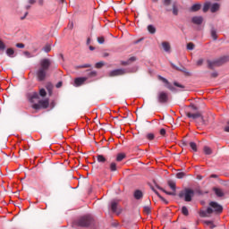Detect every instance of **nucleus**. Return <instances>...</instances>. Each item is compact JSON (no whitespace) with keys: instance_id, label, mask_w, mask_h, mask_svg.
<instances>
[{"instance_id":"nucleus-1","label":"nucleus","mask_w":229,"mask_h":229,"mask_svg":"<svg viewBox=\"0 0 229 229\" xmlns=\"http://www.w3.org/2000/svg\"><path fill=\"white\" fill-rule=\"evenodd\" d=\"M51 59L44 58L39 61V67L36 72L38 81H44L47 78V71L51 67Z\"/></svg>"},{"instance_id":"nucleus-2","label":"nucleus","mask_w":229,"mask_h":229,"mask_svg":"<svg viewBox=\"0 0 229 229\" xmlns=\"http://www.w3.org/2000/svg\"><path fill=\"white\" fill-rule=\"evenodd\" d=\"M211 214L219 216L223 214V206L216 201H210L207 210H201L199 212L200 217H210Z\"/></svg>"},{"instance_id":"nucleus-3","label":"nucleus","mask_w":229,"mask_h":229,"mask_svg":"<svg viewBox=\"0 0 229 229\" xmlns=\"http://www.w3.org/2000/svg\"><path fill=\"white\" fill-rule=\"evenodd\" d=\"M226 62H229V55H225L217 60H208V68L213 70L216 69V67H220L223 64H226Z\"/></svg>"},{"instance_id":"nucleus-4","label":"nucleus","mask_w":229,"mask_h":229,"mask_svg":"<svg viewBox=\"0 0 229 229\" xmlns=\"http://www.w3.org/2000/svg\"><path fill=\"white\" fill-rule=\"evenodd\" d=\"M179 198H184V201H192V198H194V191L192 189H185L184 191H180Z\"/></svg>"},{"instance_id":"nucleus-5","label":"nucleus","mask_w":229,"mask_h":229,"mask_svg":"<svg viewBox=\"0 0 229 229\" xmlns=\"http://www.w3.org/2000/svg\"><path fill=\"white\" fill-rule=\"evenodd\" d=\"M168 187L172 189L173 191H167L164 188L157 186V189L159 191H162V192H165V194H167L168 196H175L176 195V182L174 181H168Z\"/></svg>"},{"instance_id":"nucleus-6","label":"nucleus","mask_w":229,"mask_h":229,"mask_svg":"<svg viewBox=\"0 0 229 229\" xmlns=\"http://www.w3.org/2000/svg\"><path fill=\"white\" fill-rule=\"evenodd\" d=\"M92 221H93V219L90 216V215H87V216L81 217L79 219V221L77 222V225H78V226L87 227V226H90V225H92Z\"/></svg>"},{"instance_id":"nucleus-7","label":"nucleus","mask_w":229,"mask_h":229,"mask_svg":"<svg viewBox=\"0 0 229 229\" xmlns=\"http://www.w3.org/2000/svg\"><path fill=\"white\" fill-rule=\"evenodd\" d=\"M157 99L159 105H165L169 103V93L165 91H159L157 93Z\"/></svg>"},{"instance_id":"nucleus-8","label":"nucleus","mask_w":229,"mask_h":229,"mask_svg":"<svg viewBox=\"0 0 229 229\" xmlns=\"http://www.w3.org/2000/svg\"><path fill=\"white\" fill-rule=\"evenodd\" d=\"M49 99L46 98L44 100H38V104L32 105L34 110H40V108H48Z\"/></svg>"},{"instance_id":"nucleus-9","label":"nucleus","mask_w":229,"mask_h":229,"mask_svg":"<svg viewBox=\"0 0 229 229\" xmlns=\"http://www.w3.org/2000/svg\"><path fill=\"white\" fill-rule=\"evenodd\" d=\"M126 69H116V70H113L109 72V76L110 78H114L115 76H124V74H126Z\"/></svg>"},{"instance_id":"nucleus-10","label":"nucleus","mask_w":229,"mask_h":229,"mask_svg":"<svg viewBox=\"0 0 229 229\" xmlns=\"http://www.w3.org/2000/svg\"><path fill=\"white\" fill-rule=\"evenodd\" d=\"M157 78L158 80H160V81L165 83L166 89H168V90H171V92H176V89L173 87V85L171 84V82H169V81H167V79L162 77L161 75H158Z\"/></svg>"},{"instance_id":"nucleus-11","label":"nucleus","mask_w":229,"mask_h":229,"mask_svg":"<svg viewBox=\"0 0 229 229\" xmlns=\"http://www.w3.org/2000/svg\"><path fill=\"white\" fill-rule=\"evenodd\" d=\"M28 98L30 103H37V101L38 103L40 101V95L38 92L30 93Z\"/></svg>"},{"instance_id":"nucleus-12","label":"nucleus","mask_w":229,"mask_h":229,"mask_svg":"<svg viewBox=\"0 0 229 229\" xmlns=\"http://www.w3.org/2000/svg\"><path fill=\"white\" fill-rule=\"evenodd\" d=\"M87 80V77H79L74 80V83L76 87H81V85H83V83H85Z\"/></svg>"},{"instance_id":"nucleus-13","label":"nucleus","mask_w":229,"mask_h":229,"mask_svg":"<svg viewBox=\"0 0 229 229\" xmlns=\"http://www.w3.org/2000/svg\"><path fill=\"white\" fill-rule=\"evenodd\" d=\"M186 115L190 119H199V117H201V113L200 112H197V113L187 112Z\"/></svg>"},{"instance_id":"nucleus-14","label":"nucleus","mask_w":229,"mask_h":229,"mask_svg":"<svg viewBox=\"0 0 229 229\" xmlns=\"http://www.w3.org/2000/svg\"><path fill=\"white\" fill-rule=\"evenodd\" d=\"M191 22H193V24H197L198 26H199L200 24H203V17L195 16L191 19Z\"/></svg>"},{"instance_id":"nucleus-15","label":"nucleus","mask_w":229,"mask_h":229,"mask_svg":"<svg viewBox=\"0 0 229 229\" xmlns=\"http://www.w3.org/2000/svg\"><path fill=\"white\" fill-rule=\"evenodd\" d=\"M213 191H214L216 196H217V198H223V196H225V192L220 188L215 187V188H213Z\"/></svg>"},{"instance_id":"nucleus-16","label":"nucleus","mask_w":229,"mask_h":229,"mask_svg":"<svg viewBox=\"0 0 229 229\" xmlns=\"http://www.w3.org/2000/svg\"><path fill=\"white\" fill-rule=\"evenodd\" d=\"M171 65L173 69H175V71H181V72H184V74H189V72H187V69L185 67L182 66V68H180L173 63L171 64Z\"/></svg>"},{"instance_id":"nucleus-17","label":"nucleus","mask_w":229,"mask_h":229,"mask_svg":"<svg viewBox=\"0 0 229 229\" xmlns=\"http://www.w3.org/2000/svg\"><path fill=\"white\" fill-rule=\"evenodd\" d=\"M162 47L165 53H169V51H171V44L167 41L162 42Z\"/></svg>"},{"instance_id":"nucleus-18","label":"nucleus","mask_w":229,"mask_h":229,"mask_svg":"<svg viewBox=\"0 0 229 229\" xmlns=\"http://www.w3.org/2000/svg\"><path fill=\"white\" fill-rule=\"evenodd\" d=\"M220 7H221V5L219 4L215 3L211 5L210 11L212 13H216V12H218Z\"/></svg>"},{"instance_id":"nucleus-19","label":"nucleus","mask_w":229,"mask_h":229,"mask_svg":"<svg viewBox=\"0 0 229 229\" xmlns=\"http://www.w3.org/2000/svg\"><path fill=\"white\" fill-rule=\"evenodd\" d=\"M117 207H118L117 201H114V200L111 201V210H112V212L117 213Z\"/></svg>"},{"instance_id":"nucleus-20","label":"nucleus","mask_w":229,"mask_h":229,"mask_svg":"<svg viewBox=\"0 0 229 229\" xmlns=\"http://www.w3.org/2000/svg\"><path fill=\"white\" fill-rule=\"evenodd\" d=\"M147 30H148V33H150L151 35H155L157 33V28H155V26H153V25H148L147 27Z\"/></svg>"},{"instance_id":"nucleus-21","label":"nucleus","mask_w":229,"mask_h":229,"mask_svg":"<svg viewBox=\"0 0 229 229\" xmlns=\"http://www.w3.org/2000/svg\"><path fill=\"white\" fill-rule=\"evenodd\" d=\"M173 15H178V4L175 2L172 5Z\"/></svg>"},{"instance_id":"nucleus-22","label":"nucleus","mask_w":229,"mask_h":229,"mask_svg":"<svg viewBox=\"0 0 229 229\" xmlns=\"http://www.w3.org/2000/svg\"><path fill=\"white\" fill-rule=\"evenodd\" d=\"M201 10V4H195L191 7V12H199Z\"/></svg>"},{"instance_id":"nucleus-23","label":"nucleus","mask_w":229,"mask_h":229,"mask_svg":"<svg viewBox=\"0 0 229 229\" xmlns=\"http://www.w3.org/2000/svg\"><path fill=\"white\" fill-rule=\"evenodd\" d=\"M142 196H144V195L142 194L140 190H137V191H134L135 199H141Z\"/></svg>"},{"instance_id":"nucleus-24","label":"nucleus","mask_w":229,"mask_h":229,"mask_svg":"<svg viewBox=\"0 0 229 229\" xmlns=\"http://www.w3.org/2000/svg\"><path fill=\"white\" fill-rule=\"evenodd\" d=\"M211 37L213 40H217V30L214 27L211 28Z\"/></svg>"},{"instance_id":"nucleus-25","label":"nucleus","mask_w":229,"mask_h":229,"mask_svg":"<svg viewBox=\"0 0 229 229\" xmlns=\"http://www.w3.org/2000/svg\"><path fill=\"white\" fill-rule=\"evenodd\" d=\"M6 55L7 56H10V58H13V55H15V50H13V48H7Z\"/></svg>"},{"instance_id":"nucleus-26","label":"nucleus","mask_w":229,"mask_h":229,"mask_svg":"<svg viewBox=\"0 0 229 229\" xmlns=\"http://www.w3.org/2000/svg\"><path fill=\"white\" fill-rule=\"evenodd\" d=\"M124 158H126V155L123 153H120L116 157V162H123V160H124Z\"/></svg>"},{"instance_id":"nucleus-27","label":"nucleus","mask_w":229,"mask_h":229,"mask_svg":"<svg viewBox=\"0 0 229 229\" xmlns=\"http://www.w3.org/2000/svg\"><path fill=\"white\" fill-rule=\"evenodd\" d=\"M109 169L112 173L117 171V164H115V162H112L110 165H109Z\"/></svg>"},{"instance_id":"nucleus-28","label":"nucleus","mask_w":229,"mask_h":229,"mask_svg":"<svg viewBox=\"0 0 229 229\" xmlns=\"http://www.w3.org/2000/svg\"><path fill=\"white\" fill-rule=\"evenodd\" d=\"M97 160L98 162H100L102 164H105V162H106V158L103 155H98Z\"/></svg>"},{"instance_id":"nucleus-29","label":"nucleus","mask_w":229,"mask_h":229,"mask_svg":"<svg viewBox=\"0 0 229 229\" xmlns=\"http://www.w3.org/2000/svg\"><path fill=\"white\" fill-rule=\"evenodd\" d=\"M190 148L192 149V151H194L196 153V151H198V145L196 144V142L191 141L190 142Z\"/></svg>"},{"instance_id":"nucleus-30","label":"nucleus","mask_w":229,"mask_h":229,"mask_svg":"<svg viewBox=\"0 0 229 229\" xmlns=\"http://www.w3.org/2000/svg\"><path fill=\"white\" fill-rule=\"evenodd\" d=\"M204 153L205 155H212V148L208 146L204 147Z\"/></svg>"},{"instance_id":"nucleus-31","label":"nucleus","mask_w":229,"mask_h":229,"mask_svg":"<svg viewBox=\"0 0 229 229\" xmlns=\"http://www.w3.org/2000/svg\"><path fill=\"white\" fill-rule=\"evenodd\" d=\"M202 10H203L204 13H207V11H208V10H210V3H206V4H204Z\"/></svg>"},{"instance_id":"nucleus-32","label":"nucleus","mask_w":229,"mask_h":229,"mask_svg":"<svg viewBox=\"0 0 229 229\" xmlns=\"http://www.w3.org/2000/svg\"><path fill=\"white\" fill-rule=\"evenodd\" d=\"M182 214H183V216H189V209L187 208V207L183 206L182 208Z\"/></svg>"},{"instance_id":"nucleus-33","label":"nucleus","mask_w":229,"mask_h":229,"mask_svg":"<svg viewBox=\"0 0 229 229\" xmlns=\"http://www.w3.org/2000/svg\"><path fill=\"white\" fill-rule=\"evenodd\" d=\"M89 67H92V64H86L77 66L78 69H87V68H89Z\"/></svg>"},{"instance_id":"nucleus-34","label":"nucleus","mask_w":229,"mask_h":229,"mask_svg":"<svg viewBox=\"0 0 229 229\" xmlns=\"http://www.w3.org/2000/svg\"><path fill=\"white\" fill-rule=\"evenodd\" d=\"M143 212H144L145 214H147V215L151 214V208H149V207H148V206L144 207V208H143Z\"/></svg>"},{"instance_id":"nucleus-35","label":"nucleus","mask_w":229,"mask_h":229,"mask_svg":"<svg viewBox=\"0 0 229 229\" xmlns=\"http://www.w3.org/2000/svg\"><path fill=\"white\" fill-rule=\"evenodd\" d=\"M88 76L89 78H96V76H98V72L96 71L89 72Z\"/></svg>"},{"instance_id":"nucleus-36","label":"nucleus","mask_w":229,"mask_h":229,"mask_svg":"<svg viewBox=\"0 0 229 229\" xmlns=\"http://www.w3.org/2000/svg\"><path fill=\"white\" fill-rule=\"evenodd\" d=\"M39 96H41V98H46V96H47V92H46L45 89L39 90Z\"/></svg>"},{"instance_id":"nucleus-37","label":"nucleus","mask_w":229,"mask_h":229,"mask_svg":"<svg viewBox=\"0 0 229 229\" xmlns=\"http://www.w3.org/2000/svg\"><path fill=\"white\" fill-rule=\"evenodd\" d=\"M185 176V173L183 172H179L176 174V178H178L179 180H182V178H184Z\"/></svg>"},{"instance_id":"nucleus-38","label":"nucleus","mask_w":229,"mask_h":229,"mask_svg":"<svg viewBox=\"0 0 229 229\" xmlns=\"http://www.w3.org/2000/svg\"><path fill=\"white\" fill-rule=\"evenodd\" d=\"M194 47H195L194 43H188L187 44L188 51H192L194 49Z\"/></svg>"},{"instance_id":"nucleus-39","label":"nucleus","mask_w":229,"mask_h":229,"mask_svg":"<svg viewBox=\"0 0 229 229\" xmlns=\"http://www.w3.org/2000/svg\"><path fill=\"white\" fill-rule=\"evenodd\" d=\"M4 49H6V45L0 39V51H4Z\"/></svg>"},{"instance_id":"nucleus-40","label":"nucleus","mask_w":229,"mask_h":229,"mask_svg":"<svg viewBox=\"0 0 229 229\" xmlns=\"http://www.w3.org/2000/svg\"><path fill=\"white\" fill-rule=\"evenodd\" d=\"M146 138L148 139V140H153L155 139V134L153 133H148L146 135Z\"/></svg>"},{"instance_id":"nucleus-41","label":"nucleus","mask_w":229,"mask_h":229,"mask_svg":"<svg viewBox=\"0 0 229 229\" xmlns=\"http://www.w3.org/2000/svg\"><path fill=\"white\" fill-rule=\"evenodd\" d=\"M103 65H105L104 62H98L95 64L96 69H101V67H103Z\"/></svg>"},{"instance_id":"nucleus-42","label":"nucleus","mask_w":229,"mask_h":229,"mask_svg":"<svg viewBox=\"0 0 229 229\" xmlns=\"http://www.w3.org/2000/svg\"><path fill=\"white\" fill-rule=\"evenodd\" d=\"M43 49L45 53H49L51 51V45H46Z\"/></svg>"},{"instance_id":"nucleus-43","label":"nucleus","mask_w":229,"mask_h":229,"mask_svg":"<svg viewBox=\"0 0 229 229\" xmlns=\"http://www.w3.org/2000/svg\"><path fill=\"white\" fill-rule=\"evenodd\" d=\"M98 44H105V37L101 36L97 38Z\"/></svg>"},{"instance_id":"nucleus-44","label":"nucleus","mask_w":229,"mask_h":229,"mask_svg":"<svg viewBox=\"0 0 229 229\" xmlns=\"http://www.w3.org/2000/svg\"><path fill=\"white\" fill-rule=\"evenodd\" d=\"M174 87H178L179 89H185L184 85L180 84L179 82H174Z\"/></svg>"},{"instance_id":"nucleus-45","label":"nucleus","mask_w":229,"mask_h":229,"mask_svg":"<svg viewBox=\"0 0 229 229\" xmlns=\"http://www.w3.org/2000/svg\"><path fill=\"white\" fill-rule=\"evenodd\" d=\"M203 62H205V60L203 58H200L197 61V65L199 67L201 65H203Z\"/></svg>"},{"instance_id":"nucleus-46","label":"nucleus","mask_w":229,"mask_h":229,"mask_svg":"<svg viewBox=\"0 0 229 229\" xmlns=\"http://www.w3.org/2000/svg\"><path fill=\"white\" fill-rule=\"evenodd\" d=\"M199 124H205V119L203 118V115L200 114V117H199Z\"/></svg>"},{"instance_id":"nucleus-47","label":"nucleus","mask_w":229,"mask_h":229,"mask_svg":"<svg viewBox=\"0 0 229 229\" xmlns=\"http://www.w3.org/2000/svg\"><path fill=\"white\" fill-rule=\"evenodd\" d=\"M171 1L172 0H163V3L165 4V6H169L171 4Z\"/></svg>"},{"instance_id":"nucleus-48","label":"nucleus","mask_w":229,"mask_h":229,"mask_svg":"<svg viewBox=\"0 0 229 229\" xmlns=\"http://www.w3.org/2000/svg\"><path fill=\"white\" fill-rule=\"evenodd\" d=\"M159 133L160 135H162V137H165V133H166L165 129H160Z\"/></svg>"},{"instance_id":"nucleus-49","label":"nucleus","mask_w":229,"mask_h":229,"mask_svg":"<svg viewBox=\"0 0 229 229\" xmlns=\"http://www.w3.org/2000/svg\"><path fill=\"white\" fill-rule=\"evenodd\" d=\"M16 47H18L19 49H24V44L18 43V44H16Z\"/></svg>"},{"instance_id":"nucleus-50","label":"nucleus","mask_w":229,"mask_h":229,"mask_svg":"<svg viewBox=\"0 0 229 229\" xmlns=\"http://www.w3.org/2000/svg\"><path fill=\"white\" fill-rule=\"evenodd\" d=\"M137 60V57L132 56L128 59L129 63L131 64V62H135Z\"/></svg>"},{"instance_id":"nucleus-51","label":"nucleus","mask_w":229,"mask_h":229,"mask_svg":"<svg viewBox=\"0 0 229 229\" xmlns=\"http://www.w3.org/2000/svg\"><path fill=\"white\" fill-rule=\"evenodd\" d=\"M159 199L165 202V205H168L169 204V201H167V199H164V197L159 196Z\"/></svg>"},{"instance_id":"nucleus-52","label":"nucleus","mask_w":229,"mask_h":229,"mask_svg":"<svg viewBox=\"0 0 229 229\" xmlns=\"http://www.w3.org/2000/svg\"><path fill=\"white\" fill-rule=\"evenodd\" d=\"M217 76H219L217 72H214L211 73V78H217Z\"/></svg>"},{"instance_id":"nucleus-53","label":"nucleus","mask_w":229,"mask_h":229,"mask_svg":"<svg viewBox=\"0 0 229 229\" xmlns=\"http://www.w3.org/2000/svg\"><path fill=\"white\" fill-rule=\"evenodd\" d=\"M122 65H130V61H122Z\"/></svg>"},{"instance_id":"nucleus-54","label":"nucleus","mask_w":229,"mask_h":229,"mask_svg":"<svg viewBox=\"0 0 229 229\" xmlns=\"http://www.w3.org/2000/svg\"><path fill=\"white\" fill-rule=\"evenodd\" d=\"M25 56H28V58H31V54L29 51L24 52Z\"/></svg>"},{"instance_id":"nucleus-55","label":"nucleus","mask_w":229,"mask_h":229,"mask_svg":"<svg viewBox=\"0 0 229 229\" xmlns=\"http://www.w3.org/2000/svg\"><path fill=\"white\" fill-rule=\"evenodd\" d=\"M225 131H226L227 133H229V122H227V125L225 127Z\"/></svg>"},{"instance_id":"nucleus-56","label":"nucleus","mask_w":229,"mask_h":229,"mask_svg":"<svg viewBox=\"0 0 229 229\" xmlns=\"http://www.w3.org/2000/svg\"><path fill=\"white\" fill-rule=\"evenodd\" d=\"M68 28H69V30H72V29L74 28V23L70 22V23L68 24Z\"/></svg>"},{"instance_id":"nucleus-57","label":"nucleus","mask_w":229,"mask_h":229,"mask_svg":"<svg viewBox=\"0 0 229 229\" xmlns=\"http://www.w3.org/2000/svg\"><path fill=\"white\" fill-rule=\"evenodd\" d=\"M29 4H35L37 3V0H28Z\"/></svg>"},{"instance_id":"nucleus-58","label":"nucleus","mask_w":229,"mask_h":229,"mask_svg":"<svg viewBox=\"0 0 229 229\" xmlns=\"http://www.w3.org/2000/svg\"><path fill=\"white\" fill-rule=\"evenodd\" d=\"M28 17V12L25 13L24 16L21 17V21H24Z\"/></svg>"},{"instance_id":"nucleus-59","label":"nucleus","mask_w":229,"mask_h":229,"mask_svg":"<svg viewBox=\"0 0 229 229\" xmlns=\"http://www.w3.org/2000/svg\"><path fill=\"white\" fill-rule=\"evenodd\" d=\"M152 191L155 192V194H157V196H158L160 198V196H162L160 193H158V191H157V190H155L154 188H152Z\"/></svg>"},{"instance_id":"nucleus-60","label":"nucleus","mask_w":229,"mask_h":229,"mask_svg":"<svg viewBox=\"0 0 229 229\" xmlns=\"http://www.w3.org/2000/svg\"><path fill=\"white\" fill-rule=\"evenodd\" d=\"M204 224L207 225L208 226H210L212 221H204Z\"/></svg>"},{"instance_id":"nucleus-61","label":"nucleus","mask_w":229,"mask_h":229,"mask_svg":"<svg viewBox=\"0 0 229 229\" xmlns=\"http://www.w3.org/2000/svg\"><path fill=\"white\" fill-rule=\"evenodd\" d=\"M63 83L62 81H59L57 84H56V89H60V87H62Z\"/></svg>"},{"instance_id":"nucleus-62","label":"nucleus","mask_w":229,"mask_h":229,"mask_svg":"<svg viewBox=\"0 0 229 229\" xmlns=\"http://www.w3.org/2000/svg\"><path fill=\"white\" fill-rule=\"evenodd\" d=\"M209 227H210L211 229L216 228V225H214V222H211Z\"/></svg>"},{"instance_id":"nucleus-63","label":"nucleus","mask_w":229,"mask_h":229,"mask_svg":"<svg viewBox=\"0 0 229 229\" xmlns=\"http://www.w3.org/2000/svg\"><path fill=\"white\" fill-rule=\"evenodd\" d=\"M103 56H104V58H106V56H110V54H108V53H104V54H103Z\"/></svg>"},{"instance_id":"nucleus-64","label":"nucleus","mask_w":229,"mask_h":229,"mask_svg":"<svg viewBox=\"0 0 229 229\" xmlns=\"http://www.w3.org/2000/svg\"><path fill=\"white\" fill-rule=\"evenodd\" d=\"M210 178H217V174H211Z\"/></svg>"}]
</instances>
